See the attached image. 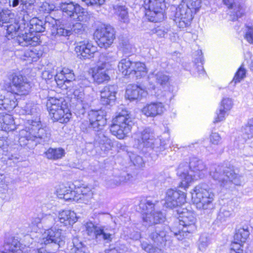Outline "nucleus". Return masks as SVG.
Here are the masks:
<instances>
[{
	"instance_id": "a878e982",
	"label": "nucleus",
	"mask_w": 253,
	"mask_h": 253,
	"mask_svg": "<svg viewBox=\"0 0 253 253\" xmlns=\"http://www.w3.org/2000/svg\"><path fill=\"white\" fill-rule=\"evenodd\" d=\"M232 107V101L229 98H223L221 102L218 110L216 111V117L213 121L216 123L225 120V116L228 115V112Z\"/></svg>"
},
{
	"instance_id": "7ed1b4c3",
	"label": "nucleus",
	"mask_w": 253,
	"mask_h": 253,
	"mask_svg": "<svg viewBox=\"0 0 253 253\" xmlns=\"http://www.w3.org/2000/svg\"><path fill=\"white\" fill-rule=\"evenodd\" d=\"M207 173L205 164L196 157L190 158L189 165L186 162L181 163L177 169V174L181 179L179 186L184 188L188 187L196 176L202 178Z\"/></svg>"
},
{
	"instance_id": "9b49d317",
	"label": "nucleus",
	"mask_w": 253,
	"mask_h": 253,
	"mask_svg": "<svg viewBox=\"0 0 253 253\" xmlns=\"http://www.w3.org/2000/svg\"><path fill=\"white\" fill-rule=\"evenodd\" d=\"M137 142L139 148H146L155 151L157 155L166 149L160 139L156 138L154 131L150 127H146L137 133Z\"/></svg>"
},
{
	"instance_id": "c756f323",
	"label": "nucleus",
	"mask_w": 253,
	"mask_h": 253,
	"mask_svg": "<svg viewBox=\"0 0 253 253\" xmlns=\"http://www.w3.org/2000/svg\"><path fill=\"white\" fill-rule=\"evenodd\" d=\"M21 246V244L17 239L10 237L5 242L4 251L2 253H23Z\"/></svg>"
},
{
	"instance_id": "c03bdc74",
	"label": "nucleus",
	"mask_w": 253,
	"mask_h": 253,
	"mask_svg": "<svg viewBox=\"0 0 253 253\" xmlns=\"http://www.w3.org/2000/svg\"><path fill=\"white\" fill-rule=\"evenodd\" d=\"M242 132L245 140L253 137V118L248 120L247 124L243 127Z\"/></svg>"
},
{
	"instance_id": "aec40b11",
	"label": "nucleus",
	"mask_w": 253,
	"mask_h": 253,
	"mask_svg": "<svg viewBox=\"0 0 253 253\" xmlns=\"http://www.w3.org/2000/svg\"><path fill=\"white\" fill-rule=\"evenodd\" d=\"M106 57L105 54L100 55L97 67L93 71V78L94 81L98 84L102 83L104 81L109 80L110 79L109 76L106 73L109 64L108 60L105 59Z\"/></svg>"
},
{
	"instance_id": "4468645a",
	"label": "nucleus",
	"mask_w": 253,
	"mask_h": 253,
	"mask_svg": "<svg viewBox=\"0 0 253 253\" xmlns=\"http://www.w3.org/2000/svg\"><path fill=\"white\" fill-rule=\"evenodd\" d=\"M105 117L106 112L102 109L91 110L88 114L89 124L87 122H83L81 125V128L83 131H86V126L88 125L94 131H101L107 123Z\"/></svg>"
},
{
	"instance_id": "5701e85b",
	"label": "nucleus",
	"mask_w": 253,
	"mask_h": 253,
	"mask_svg": "<svg viewBox=\"0 0 253 253\" xmlns=\"http://www.w3.org/2000/svg\"><path fill=\"white\" fill-rule=\"evenodd\" d=\"M97 49V47L87 40L78 42L75 47V51L78 56L81 55L84 59L92 57Z\"/></svg>"
},
{
	"instance_id": "dca6fc26",
	"label": "nucleus",
	"mask_w": 253,
	"mask_h": 253,
	"mask_svg": "<svg viewBox=\"0 0 253 253\" xmlns=\"http://www.w3.org/2000/svg\"><path fill=\"white\" fill-rule=\"evenodd\" d=\"M10 81L11 82L13 88L12 90L15 91V93L19 95L27 94L31 89V84L27 79L21 75L12 74L8 77ZM12 88V86H10Z\"/></svg>"
},
{
	"instance_id": "4d7b16f0",
	"label": "nucleus",
	"mask_w": 253,
	"mask_h": 253,
	"mask_svg": "<svg viewBox=\"0 0 253 253\" xmlns=\"http://www.w3.org/2000/svg\"><path fill=\"white\" fill-rule=\"evenodd\" d=\"M55 219L51 214H46L42 216V224L45 227H48L55 223Z\"/></svg>"
},
{
	"instance_id": "2eb2a0df",
	"label": "nucleus",
	"mask_w": 253,
	"mask_h": 253,
	"mask_svg": "<svg viewBox=\"0 0 253 253\" xmlns=\"http://www.w3.org/2000/svg\"><path fill=\"white\" fill-rule=\"evenodd\" d=\"M97 43L100 47L105 48L109 47L115 38V31L110 25L98 28L94 33Z\"/></svg>"
},
{
	"instance_id": "774afa93",
	"label": "nucleus",
	"mask_w": 253,
	"mask_h": 253,
	"mask_svg": "<svg viewBox=\"0 0 253 253\" xmlns=\"http://www.w3.org/2000/svg\"><path fill=\"white\" fill-rule=\"evenodd\" d=\"M5 149H7V147L4 146V141L3 139H0V154L4 155Z\"/></svg>"
},
{
	"instance_id": "ddd939ff",
	"label": "nucleus",
	"mask_w": 253,
	"mask_h": 253,
	"mask_svg": "<svg viewBox=\"0 0 253 253\" xmlns=\"http://www.w3.org/2000/svg\"><path fill=\"white\" fill-rule=\"evenodd\" d=\"M143 6L149 21L158 22L164 19V11L166 5L165 0H143Z\"/></svg>"
},
{
	"instance_id": "423d86ee",
	"label": "nucleus",
	"mask_w": 253,
	"mask_h": 253,
	"mask_svg": "<svg viewBox=\"0 0 253 253\" xmlns=\"http://www.w3.org/2000/svg\"><path fill=\"white\" fill-rule=\"evenodd\" d=\"M46 107L54 121L67 123L69 121L71 114L66 102L63 98H50L46 102Z\"/></svg>"
},
{
	"instance_id": "5fc2aeb1",
	"label": "nucleus",
	"mask_w": 253,
	"mask_h": 253,
	"mask_svg": "<svg viewBox=\"0 0 253 253\" xmlns=\"http://www.w3.org/2000/svg\"><path fill=\"white\" fill-rule=\"evenodd\" d=\"M245 31V39L248 42L253 44V27L247 26Z\"/></svg>"
},
{
	"instance_id": "3c124183",
	"label": "nucleus",
	"mask_w": 253,
	"mask_h": 253,
	"mask_svg": "<svg viewBox=\"0 0 253 253\" xmlns=\"http://www.w3.org/2000/svg\"><path fill=\"white\" fill-rule=\"evenodd\" d=\"M130 161L136 167H140L143 164V161L141 157L132 152L129 153Z\"/></svg>"
},
{
	"instance_id": "393cba45",
	"label": "nucleus",
	"mask_w": 253,
	"mask_h": 253,
	"mask_svg": "<svg viewBox=\"0 0 253 253\" xmlns=\"http://www.w3.org/2000/svg\"><path fill=\"white\" fill-rule=\"evenodd\" d=\"M116 87L114 85L104 87L100 91V102L104 105L114 103L116 100Z\"/></svg>"
},
{
	"instance_id": "f3484780",
	"label": "nucleus",
	"mask_w": 253,
	"mask_h": 253,
	"mask_svg": "<svg viewBox=\"0 0 253 253\" xmlns=\"http://www.w3.org/2000/svg\"><path fill=\"white\" fill-rule=\"evenodd\" d=\"M165 205L167 208H174L183 204L186 201V194L181 191L168 189L166 193Z\"/></svg>"
},
{
	"instance_id": "7c9ffc66",
	"label": "nucleus",
	"mask_w": 253,
	"mask_h": 253,
	"mask_svg": "<svg viewBox=\"0 0 253 253\" xmlns=\"http://www.w3.org/2000/svg\"><path fill=\"white\" fill-rule=\"evenodd\" d=\"M58 220L64 225H72L77 221L76 213L72 211L65 210L59 213Z\"/></svg>"
},
{
	"instance_id": "2f4dec72",
	"label": "nucleus",
	"mask_w": 253,
	"mask_h": 253,
	"mask_svg": "<svg viewBox=\"0 0 253 253\" xmlns=\"http://www.w3.org/2000/svg\"><path fill=\"white\" fill-rule=\"evenodd\" d=\"M73 96L78 103V105H81V107L84 109L88 107L90 104L91 100L88 96L85 95L84 89L82 87L76 89L73 92Z\"/></svg>"
},
{
	"instance_id": "4c0bfd02",
	"label": "nucleus",
	"mask_w": 253,
	"mask_h": 253,
	"mask_svg": "<svg viewBox=\"0 0 253 253\" xmlns=\"http://www.w3.org/2000/svg\"><path fill=\"white\" fill-rule=\"evenodd\" d=\"M114 13L118 17L119 20L124 23H128L129 18L127 8L123 5H115L113 6Z\"/></svg>"
},
{
	"instance_id": "a211bd4d",
	"label": "nucleus",
	"mask_w": 253,
	"mask_h": 253,
	"mask_svg": "<svg viewBox=\"0 0 253 253\" xmlns=\"http://www.w3.org/2000/svg\"><path fill=\"white\" fill-rule=\"evenodd\" d=\"M65 238L63 231L55 227L46 230L41 235L39 241L41 245L50 243L59 244Z\"/></svg>"
},
{
	"instance_id": "e433bc0d",
	"label": "nucleus",
	"mask_w": 253,
	"mask_h": 253,
	"mask_svg": "<svg viewBox=\"0 0 253 253\" xmlns=\"http://www.w3.org/2000/svg\"><path fill=\"white\" fill-rule=\"evenodd\" d=\"M233 213L232 209L228 206H222L217 214L216 221L222 223L227 221L232 216Z\"/></svg>"
},
{
	"instance_id": "c9c22d12",
	"label": "nucleus",
	"mask_w": 253,
	"mask_h": 253,
	"mask_svg": "<svg viewBox=\"0 0 253 253\" xmlns=\"http://www.w3.org/2000/svg\"><path fill=\"white\" fill-rule=\"evenodd\" d=\"M133 64L129 58L122 59L118 65L119 71L124 76L132 74Z\"/></svg>"
},
{
	"instance_id": "39448f33",
	"label": "nucleus",
	"mask_w": 253,
	"mask_h": 253,
	"mask_svg": "<svg viewBox=\"0 0 253 253\" xmlns=\"http://www.w3.org/2000/svg\"><path fill=\"white\" fill-rule=\"evenodd\" d=\"M191 194L192 201L197 209L211 210L214 208V194L207 184L201 183L197 185Z\"/></svg>"
},
{
	"instance_id": "de8ad7c7",
	"label": "nucleus",
	"mask_w": 253,
	"mask_h": 253,
	"mask_svg": "<svg viewBox=\"0 0 253 253\" xmlns=\"http://www.w3.org/2000/svg\"><path fill=\"white\" fill-rule=\"evenodd\" d=\"M60 26H62L64 28L65 30H69L71 33L70 34H68V35H57V36H63V37H67L71 35L73 32H74L76 34H80L82 33V32L84 31V29L83 28V25L82 23L78 22L76 24H74L72 26V28L71 29H66L63 25H60Z\"/></svg>"
},
{
	"instance_id": "37998d69",
	"label": "nucleus",
	"mask_w": 253,
	"mask_h": 253,
	"mask_svg": "<svg viewBox=\"0 0 253 253\" xmlns=\"http://www.w3.org/2000/svg\"><path fill=\"white\" fill-rule=\"evenodd\" d=\"M147 72V69L144 63L140 62L133 63L132 74H134L137 78L144 76Z\"/></svg>"
},
{
	"instance_id": "6e6552de",
	"label": "nucleus",
	"mask_w": 253,
	"mask_h": 253,
	"mask_svg": "<svg viewBox=\"0 0 253 253\" xmlns=\"http://www.w3.org/2000/svg\"><path fill=\"white\" fill-rule=\"evenodd\" d=\"M132 125L130 114L126 110H122L113 119L110 131L118 139H123L130 131Z\"/></svg>"
},
{
	"instance_id": "1a4fd4ad",
	"label": "nucleus",
	"mask_w": 253,
	"mask_h": 253,
	"mask_svg": "<svg viewBox=\"0 0 253 253\" xmlns=\"http://www.w3.org/2000/svg\"><path fill=\"white\" fill-rule=\"evenodd\" d=\"M179 216V230L174 232V235L179 240H182L186 237L188 234L195 231L196 229L195 226L196 217L194 212L187 209H182L181 211L178 210Z\"/></svg>"
},
{
	"instance_id": "4be33fe9",
	"label": "nucleus",
	"mask_w": 253,
	"mask_h": 253,
	"mask_svg": "<svg viewBox=\"0 0 253 253\" xmlns=\"http://www.w3.org/2000/svg\"><path fill=\"white\" fill-rule=\"evenodd\" d=\"M91 196V192L87 189L84 188V190L78 189L77 191H73L71 188L70 191L66 193L64 200L86 204L88 202Z\"/></svg>"
},
{
	"instance_id": "680f3d73",
	"label": "nucleus",
	"mask_w": 253,
	"mask_h": 253,
	"mask_svg": "<svg viewBox=\"0 0 253 253\" xmlns=\"http://www.w3.org/2000/svg\"><path fill=\"white\" fill-rule=\"evenodd\" d=\"M87 6L101 5L104 3L105 0H82Z\"/></svg>"
},
{
	"instance_id": "864d4df0",
	"label": "nucleus",
	"mask_w": 253,
	"mask_h": 253,
	"mask_svg": "<svg viewBox=\"0 0 253 253\" xmlns=\"http://www.w3.org/2000/svg\"><path fill=\"white\" fill-rule=\"evenodd\" d=\"M170 28L169 27H165L164 26H158L154 30V32L156 33L158 36L160 38L164 37L169 31Z\"/></svg>"
},
{
	"instance_id": "f8f14e48",
	"label": "nucleus",
	"mask_w": 253,
	"mask_h": 253,
	"mask_svg": "<svg viewBox=\"0 0 253 253\" xmlns=\"http://www.w3.org/2000/svg\"><path fill=\"white\" fill-rule=\"evenodd\" d=\"M59 8L63 14L73 20L81 22H86L89 19L88 12L78 3L66 0L59 3Z\"/></svg>"
},
{
	"instance_id": "0e129e2a",
	"label": "nucleus",
	"mask_w": 253,
	"mask_h": 253,
	"mask_svg": "<svg viewBox=\"0 0 253 253\" xmlns=\"http://www.w3.org/2000/svg\"><path fill=\"white\" fill-rule=\"evenodd\" d=\"M36 0H20L21 4L23 5V8L24 7L25 8H28L29 7L32 6Z\"/></svg>"
},
{
	"instance_id": "79ce46f5",
	"label": "nucleus",
	"mask_w": 253,
	"mask_h": 253,
	"mask_svg": "<svg viewBox=\"0 0 253 253\" xmlns=\"http://www.w3.org/2000/svg\"><path fill=\"white\" fill-rule=\"evenodd\" d=\"M4 122H2L0 129L5 131H13L16 129V126L13 117L7 114L4 116Z\"/></svg>"
},
{
	"instance_id": "a18cd8bd",
	"label": "nucleus",
	"mask_w": 253,
	"mask_h": 253,
	"mask_svg": "<svg viewBox=\"0 0 253 253\" xmlns=\"http://www.w3.org/2000/svg\"><path fill=\"white\" fill-rule=\"evenodd\" d=\"M246 73L247 71L246 69L244 68L243 65H242L235 73L234 78L231 82L230 84H232L234 83L235 85L237 83H240L246 77Z\"/></svg>"
},
{
	"instance_id": "bb28decb",
	"label": "nucleus",
	"mask_w": 253,
	"mask_h": 253,
	"mask_svg": "<svg viewBox=\"0 0 253 253\" xmlns=\"http://www.w3.org/2000/svg\"><path fill=\"white\" fill-rule=\"evenodd\" d=\"M165 110L164 105L162 103L153 102L144 106L142 112L147 117H154L162 114Z\"/></svg>"
},
{
	"instance_id": "72a5a7b5",
	"label": "nucleus",
	"mask_w": 253,
	"mask_h": 253,
	"mask_svg": "<svg viewBox=\"0 0 253 253\" xmlns=\"http://www.w3.org/2000/svg\"><path fill=\"white\" fill-rule=\"evenodd\" d=\"M4 29L6 31L7 37L8 39L13 38L16 36L19 31H22V26L19 25V22L16 18L14 21L6 24L4 26Z\"/></svg>"
},
{
	"instance_id": "09e8293b",
	"label": "nucleus",
	"mask_w": 253,
	"mask_h": 253,
	"mask_svg": "<svg viewBox=\"0 0 253 253\" xmlns=\"http://www.w3.org/2000/svg\"><path fill=\"white\" fill-rule=\"evenodd\" d=\"M38 108L33 103L29 102L24 106L23 111L26 115H34L37 116Z\"/></svg>"
},
{
	"instance_id": "ea45409f",
	"label": "nucleus",
	"mask_w": 253,
	"mask_h": 253,
	"mask_svg": "<svg viewBox=\"0 0 253 253\" xmlns=\"http://www.w3.org/2000/svg\"><path fill=\"white\" fill-rule=\"evenodd\" d=\"M45 156L48 159L58 160L64 156L65 150L62 148H49L45 152Z\"/></svg>"
},
{
	"instance_id": "f03ea898",
	"label": "nucleus",
	"mask_w": 253,
	"mask_h": 253,
	"mask_svg": "<svg viewBox=\"0 0 253 253\" xmlns=\"http://www.w3.org/2000/svg\"><path fill=\"white\" fill-rule=\"evenodd\" d=\"M50 132L48 128L42 127L39 118L28 120L24 128L19 131V143L21 146L33 149L38 144L49 141Z\"/></svg>"
},
{
	"instance_id": "052dcab7",
	"label": "nucleus",
	"mask_w": 253,
	"mask_h": 253,
	"mask_svg": "<svg viewBox=\"0 0 253 253\" xmlns=\"http://www.w3.org/2000/svg\"><path fill=\"white\" fill-rule=\"evenodd\" d=\"M63 74L65 75L66 78V80L70 82L72 80L74 79V74L73 71L68 68H63L61 70Z\"/></svg>"
},
{
	"instance_id": "58836bf2",
	"label": "nucleus",
	"mask_w": 253,
	"mask_h": 253,
	"mask_svg": "<svg viewBox=\"0 0 253 253\" xmlns=\"http://www.w3.org/2000/svg\"><path fill=\"white\" fill-rule=\"evenodd\" d=\"M14 14L10 10L2 9L0 11V26L3 27L6 24L14 21Z\"/></svg>"
},
{
	"instance_id": "0eeeda50",
	"label": "nucleus",
	"mask_w": 253,
	"mask_h": 253,
	"mask_svg": "<svg viewBox=\"0 0 253 253\" xmlns=\"http://www.w3.org/2000/svg\"><path fill=\"white\" fill-rule=\"evenodd\" d=\"M211 176L218 181L221 186L225 187L231 182L236 185L241 184V177L235 173L230 167L223 166H214L210 172Z\"/></svg>"
},
{
	"instance_id": "69168bd1",
	"label": "nucleus",
	"mask_w": 253,
	"mask_h": 253,
	"mask_svg": "<svg viewBox=\"0 0 253 253\" xmlns=\"http://www.w3.org/2000/svg\"><path fill=\"white\" fill-rule=\"evenodd\" d=\"M72 253H88V252L85 246L82 248H73Z\"/></svg>"
},
{
	"instance_id": "c85d7f7f",
	"label": "nucleus",
	"mask_w": 253,
	"mask_h": 253,
	"mask_svg": "<svg viewBox=\"0 0 253 253\" xmlns=\"http://www.w3.org/2000/svg\"><path fill=\"white\" fill-rule=\"evenodd\" d=\"M167 228V226L162 224L157 226L155 231L150 234V239L157 245L162 244L166 241V229Z\"/></svg>"
},
{
	"instance_id": "cd10ccee",
	"label": "nucleus",
	"mask_w": 253,
	"mask_h": 253,
	"mask_svg": "<svg viewBox=\"0 0 253 253\" xmlns=\"http://www.w3.org/2000/svg\"><path fill=\"white\" fill-rule=\"evenodd\" d=\"M146 92L137 85H128L126 92V97L130 100H134L141 99L145 96Z\"/></svg>"
},
{
	"instance_id": "bf43d9fd",
	"label": "nucleus",
	"mask_w": 253,
	"mask_h": 253,
	"mask_svg": "<svg viewBox=\"0 0 253 253\" xmlns=\"http://www.w3.org/2000/svg\"><path fill=\"white\" fill-rule=\"evenodd\" d=\"M203 57L200 56L199 58L195 59V62L196 64L197 63H200V65L199 64L197 66L196 68L197 70L198 73H199V75H201L204 76L205 73L203 67Z\"/></svg>"
},
{
	"instance_id": "13d9d810",
	"label": "nucleus",
	"mask_w": 253,
	"mask_h": 253,
	"mask_svg": "<svg viewBox=\"0 0 253 253\" xmlns=\"http://www.w3.org/2000/svg\"><path fill=\"white\" fill-rule=\"evenodd\" d=\"M221 139L220 135L216 132H212L210 136V142L213 145H219Z\"/></svg>"
},
{
	"instance_id": "8fccbe9b",
	"label": "nucleus",
	"mask_w": 253,
	"mask_h": 253,
	"mask_svg": "<svg viewBox=\"0 0 253 253\" xmlns=\"http://www.w3.org/2000/svg\"><path fill=\"white\" fill-rule=\"evenodd\" d=\"M71 187L68 185L61 184L59 185L56 190L57 196L60 199H64L65 197L66 193L70 191Z\"/></svg>"
},
{
	"instance_id": "6ab92c4d",
	"label": "nucleus",
	"mask_w": 253,
	"mask_h": 253,
	"mask_svg": "<svg viewBox=\"0 0 253 253\" xmlns=\"http://www.w3.org/2000/svg\"><path fill=\"white\" fill-rule=\"evenodd\" d=\"M250 235L247 227L240 228L236 229L234 236V241L230 245V253H243L242 249L244 243Z\"/></svg>"
},
{
	"instance_id": "473e14b6",
	"label": "nucleus",
	"mask_w": 253,
	"mask_h": 253,
	"mask_svg": "<svg viewBox=\"0 0 253 253\" xmlns=\"http://www.w3.org/2000/svg\"><path fill=\"white\" fill-rule=\"evenodd\" d=\"M96 143L99 144L100 149L104 151H109L113 147V142L103 133L100 131L95 138Z\"/></svg>"
},
{
	"instance_id": "49530a36",
	"label": "nucleus",
	"mask_w": 253,
	"mask_h": 253,
	"mask_svg": "<svg viewBox=\"0 0 253 253\" xmlns=\"http://www.w3.org/2000/svg\"><path fill=\"white\" fill-rule=\"evenodd\" d=\"M210 243V239L208 235L206 233L202 234L199 240V249L202 252L206 251Z\"/></svg>"
},
{
	"instance_id": "6e6d98bb",
	"label": "nucleus",
	"mask_w": 253,
	"mask_h": 253,
	"mask_svg": "<svg viewBox=\"0 0 253 253\" xmlns=\"http://www.w3.org/2000/svg\"><path fill=\"white\" fill-rule=\"evenodd\" d=\"M55 70L56 74L54 76V78L57 84H61L62 82L64 84L69 82L68 80H66V78L61 70L59 71L60 73H58L57 69H55Z\"/></svg>"
},
{
	"instance_id": "f704fd0d",
	"label": "nucleus",
	"mask_w": 253,
	"mask_h": 253,
	"mask_svg": "<svg viewBox=\"0 0 253 253\" xmlns=\"http://www.w3.org/2000/svg\"><path fill=\"white\" fill-rule=\"evenodd\" d=\"M150 80H155L158 84L162 86L167 85L169 80V76L162 71H154L149 75Z\"/></svg>"
},
{
	"instance_id": "20e7f679",
	"label": "nucleus",
	"mask_w": 253,
	"mask_h": 253,
	"mask_svg": "<svg viewBox=\"0 0 253 253\" xmlns=\"http://www.w3.org/2000/svg\"><path fill=\"white\" fill-rule=\"evenodd\" d=\"M186 4L179 5L175 8L174 20L180 28L189 26L193 19V13H196L201 6V0H183Z\"/></svg>"
},
{
	"instance_id": "603ef678",
	"label": "nucleus",
	"mask_w": 253,
	"mask_h": 253,
	"mask_svg": "<svg viewBox=\"0 0 253 253\" xmlns=\"http://www.w3.org/2000/svg\"><path fill=\"white\" fill-rule=\"evenodd\" d=\"M55 74V69L48 67L42 72V77L45 80H49L53 79Z\"/></svg>"
},
{
	"instance_id": "e2e57ef3",
	"label": "nucleus",
	"mask_w": 253,
	"mask_h": 253,
	"mask_svg": "<svg viewBox=\"0 0 253 253\" xmlns=\"http://www.w3.org/2000/svg\"><path fill=\"white\" fill-rule=\"evenodd\" d=\"M72 243H73V247H74L73 248H82V247H85V246H84L83 244V242H81V241H80L79 238L77 237H74L73 238Z\"/></svg>"
},
{
	"instance_id": "9d476101",
	"label": "nucleus",
	"mask_w": 253,
	"mask_h": 253,
	"mask_svg": "<svg viewBox=\"0 0 253 253\" xmlns=\"http://www.w3.org/2000/svg\"><path fill=\"white\" fill-rule=\"evenodd\" d=\"M155 203L148 199L142 200L139 205L145 225L161 224L165 220V215L160 211H155Z\"/></svg>"
},
{
	"instance_id": "f257e3e1",
	"label": "nucleus",
	"mask_w": 253,
	"mask_h": 253,
	"mask_svg": "<svg viewBox=\"0 0 253 253\" xmlns=\"http://www.w3.org/2000/svg\"><path fill=\"white\" fill-rule=\"evenodd\" d=\"M52 23L46 20L43 21L34 17L27 23V27H24V34L18 35L16 41L22 46L31 45L33 47L25 50L21 57L23 60L26 61L28 63H32L37 61L42 55V51L36 45L40 42L38 33L44 32L45 29L50 30L52 35H68L71 32L67 30L62 26L55 25V21L52 19Z\"/></svg>"
},
{
	"instance_id": "b1692460",
	"label": "nucleus",
	"mask_w": 253,
	"mask_h": 253,
	"mask_svg": "<svg viewBox=\"0 0 253 253\" xmlns=\"http://www.w3.org/2000/svg\"><path fill=\"white\" fill-rule=\"evenodd\" d=\"M224 3L230 9V16L232 21H235L241 17L245 13L244 3L238 0H223Z\"/></svg>"
},
{
	"instance_id": "a19ab883",
	"label": "nucleus",
	"mask_w": 253,
	"mask_h": 253,
	"mask_svg": "<svg viewBox=\"0 0 253 253\" xmlns=\"http://www.w3.org/2000/svg\"><path fill=\"white\" fill-rule=\"evenodd\" d=\"M17 103L14 100L6 98L0 94V110H11L14 109Z\"/></svg>"
},
{
	"instance_id": "338daca9",
	"label": "nucleus",
	"mask_w": 253,
	"mask_h": 253,
	"mask_svg": "<svg viewBox=\"0 0 253 253\" xmlns=\"http://www.w3.org/2000/svg\"><path fill=\"white\" fill-rule=\"evenodd\" d=\"M42 224V218L37 217L33 219L32 224L34 226H36L37 227L40 228V224Z\"/></svg>"
},
{
	"instance_id": "412c9836",
	"label": "nucleus",
	"mask_w": 253,
	"mask_h": 253,
	"mask_svg": "<svg viewBox=\"0 0 253 253\" xmlns=\"http://www.w3.org/2000/svg\"><path fill=\"white\" fill-rule=\"evenodd\" d=\"M85 228L87 235L94 237L96 240L107 241L112 240L111 234L107 232L104 226H97L94 225L92 222H87Z\"/></svg>"
}]
</instances>
